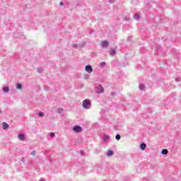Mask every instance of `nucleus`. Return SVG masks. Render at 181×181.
<instances>
[{
  "label": "nucleus",
  "instance_id": "f3484780",
  "mask_svg": "<svg viewBox=\"0 0 181 181\" xmlns=\"http://www.w3.org/2000/svg\"><path fill=\"white\" fill-rule=\"evenodd\" d=\"M64 111V110H63V108H62V107H59L57 109L58 114H63Z\"/></svg>",
  "mask_w": 181,
  "mask_h": 181
},
{
  "label": "nucleus",
  "instance_id": "9d476101",
  "mask_svg": "<svg viewBox=\"0 0 181 181\" xmlns=\"http://www.w3.org/2000/svg\"><path fill=\"white\" fill-rule=\"evenodd\" d=\"M114 155V151L112 150H108L107 152V156H112Z\"/></svg>",
  "mask_w": 181,
  "mask_h": 181
},
{
  "label": "nucleus",
  "instance_id": "2f4dec72",
  "mask_svg": "<svg viewBox=\"0 0 181 181\" xmlns=\"http://www.w3.org/2000/svg\"><path fill=\"white\" fill-rule=\"evenodd\" d=\"M93 33H94V30H93L89 31L90 35H92Z\"/></svg>",
  "mask_w": 181,
  "mask_h": 181
},
{
  "label": "nucleus",
  "instance_id": "bb28decb",
  "mask_svg": "<svg viewBox=\"0 0 181 181\" xmlns=\"http://www.w3.org/2000/svg\"><path fill=\"white\" fill-rule=\"evenodd\" d=\"M89 77H90V76H88V75H85L84 76L85 80H88Z\"/></svg>",
  "mask_w": 181,
  "mask_h": 181
},
{
  "label": "nucleus",
  "instance_id": "dca6fc26",
  "mask_svg": "<svg viewBox=\"0 0 181 181\" xmlns=\"http://www.w3.org/2000/svg\"><path fill=\"white\" fill-rule=\"evenodd\" d=\"M16 89L17 90H22V84L21 83H16Z\"/></svg>",
  "mask_w": 181,
  "mask_h": 181
},
{
  "label": "nucleus",
  "instance_id": "6ab92c4d",
  "mask_svg": "<svg viewBox=\"0 0 181 181\" xmlns=\"http://www.w3.org/2000/svg\"><path fill=\"white\" fill-rule=\"evenodd\" d=\"M139 90H145V85L144 84L139 85Z\"/></svg>",
  "mask_w": 181,
  "mask_h": 181
},
{
  "label": "nucleus",
  "instance_id": "c756f323",
  "mask_svg": "<svg viewBox=\"0 0 181 181\" xmlns=\"http://www.w3.org/2000/svg\"><path fill=\"white\" fill-rule=\"evenodd\" d=\"M156 49L157 52H159V50H160V46L158 45Z\"/></svg>",
  "mask_w": 181,
  "mask_h": 181
},
{
  "label": "nucleus",
  "instance_id": "72a5a7b5",
  "mask_svg": "<svg viewBox=\"0 0 181 181\" xmlns=\"http://www.w3.org/2000/svg\"><path fill=\"white\" fill-rule=\"evenodd\" d=\"M45 91H47L49 90V86H45Z\"/></svg>",
  "mask_w": 181,
  "mask_h": 181
},
{
  "label": "nucleus",
  "instance_id": "2eb2a0df",
  "mask_svg": "<svg viewBox=\"0 0 181 181\" xmlns=\"http://www.w3.org/2000/svg\"><path fill=\"white\" fill-rule=\"evenodd\" d=\"M4 93H9V87L6 86L3 88Z\"/></svg>",
  "mask_w": 181,
  "mask_h": 181
},
{
  "label": "nucleus",
  "instance_id": "7c9ffc66",
  "mask_svg": "<svg viewBox=\"0 0 181 181\" xmlns=\"http://www.w3.org/2000/svg\"><path fill=\"white\" fill-rule=\"evenodd\" d=\"M59 5H60L61 6H63V5H64V3L63 1H60Z\"/></svg>",
  "mask_w": 181,
  "mask_h": 181
},
{
  "label": "nucleus",
  "instance_id": "4468645a",
  "mask_svg": "<svg viewBox=\"0 0 181 181\" xmlns=\"http://www.w3.org/2000/svg\"><path fill=\"white\" fill-rule=\"evenodd\" d=\"M141 18V16H139V14L138 13H136L134 15V18L136 20V21H139V18Z\"/></svg>",
  "mask_w": 181,
  "mask_h": 181
},
{
  "label": "nucleus",
  "instance_id": "c9c22d12",
  "mask_svg": "<svg viewBox=\"0 0 181 181\" xmlns=\"http://www.w3.org/2000/svg\"><path fill=\"white\" fill-rule=\"evenodd\" d=\"M49 162H53V160L52 158H49Z\"/></svg>",
  "mask_w": 181,
  "mask_h": 181
},
{
  "label": "nucleus",
  "instance_id": "4c0bfd02",
  "mask_svg": "<svg viewBox=\"0 0 181 181\" xmlns=\"http://www.w3.org/2000/svg\"><path fill=\"white\" fill-rule=\"evenodd\" d=\"M2 113V110H0V114H1Z\"/></svg>",
  "mask_w": 181,
  "mask_h": 181
},
{
  "label": "nucleus",
  "instance_id": "e433bc0d",
  "mask_svg": "<svg viewBox=\"0 0 181 181\" xmlns=\"http://www.w3.org/2000/svg\"><path fill=\"white\" fill-rule=\"evenodd\" d=\"M15 37H19V36H16V34L14 35Z\"/></svg>",
  "mask_w": 181,
  "mask_h": 181
},
{
  "label": "nucleus",
  "instance_id": "58836bf2",
  "mask_svg": "<svg viewBox=\"0 0 181 181\" xmlns=\"http://www.w3.org/2000/svg\"><path fill=\"white\" fill-rule=\"evenodd\" d=\"M40 181H45V180H43V179H40Z\"/></svg>",
  "mask_w": 181,
  "mask_h": 181
},
{
  "label": "nucleus",
  "instance_id": "0eeeda50",
  "mask_svg": "<svg viewBox=\"0 0 181 181\" xmlns=\"http://www.w3.org/2000/svg\"><path fill=\"white\" fill-rule=\"evenodd\" d=\"M2 126H3V129H5V130H6V129H8V128H9V124L5 122H4L2 123Z\"/></svg>",
  "mask_w": 181,
  "mask_h": 181
},
{
  "label": "nucleus",
  "instance_id": "20e7f679",
  "mask_svg": "<svg viewBox=\"0 0 181 181\" xmlns=\"http://www.w3.org/2000/svg\"><path fill=\"white\" fill-rule=\"evenodd\" d=\"M103 139L104 142H107V141H110V139H111V137L109 135L103 134Z\"/></svg>",
  "mask_w": 181,
  "mask_h": 181
},
{
  "label": "nucleus",
  "instance_id": "f03ea898",
  "mask_svg": "<svg viewBox=\"0 0 181 181\" xmlns=\"http://www.w3.org/2000/svg\"><path fill=\"white\" fill-rule=\"evenodd\" d=\"M72 129L74 132L78 134L83 131V127H81V126L75 125Z\"/></svg>",
  "mask_w": 181,
  "mask_h": 181
},
{
  "label": "nucleus",
  "instance_id": "1a4fd4ad",
  "mask_svg": "<svg viewBox=\"0 0 181 181\" xmlns=\"http://www.w3.org/2000/svg\"><path fill=\"white\" fill-rule=\"evenodd\" d=\"M146 148V144L142 143L140 144V148L141 151H145Z\"/></svg>",
  "mask_w": 181,
  "mask_h": 181
},
{
  "label": "nucleus",
  "instance_id": "f257e3e1",
  "mask_svg": "<svg viewBox=\"0 0 181 181\" xmlns=\"http://www.w3.org/2000/svg\"><path fill=\"white\" fill-rule=\"evenodd\" d=\"M82 107L85 110H90L91 108V101L90 100H88V99H85L82 102Z\"/></svg>",
  "mask_w": 181,
  "mask_h": 181
},
{
  "label": "nucleus",
  "instance_id": "f704fd0d",
  "mask_svg": "<svg viewBox=\"0 0 181 181\" xmlns=\"http://www.w3.org/2000/svg\"><path fill=\"white\" fill-rule=\"evenodd\" d=\"M80 153H81V155H84V151H81V152H80Z\"/></svg>",
  "mask_w": 181,
  "mask_h": 181
},
{
  "label": "nucleus",
  "instance_id": "c85d7f7f",
  "mask_svg": "<svg viewBox=\"0 0 181 181\" xmlns=\"http://www.w3.org/2000/svg\"><path fill=\"white\" fill-rule=\"evenodd\" d=\"M110 4H114L115 2V0H109Z\"/></svg>",
  "mask_w": 181,
  "mask_h": 181
},
{
  "label": "nucleus",
  "instance_id": "f8f14e48",
  "mask_svg": "<svg viewBox=\"0 0 181 181\" xmlns=\"http://www.w3.org/2000/svg\"><path fill=\"white\" fill-rule=\"evenodd\" d=\"M116 54H117V50H115V49H111L110 53V54L111 56H115Z\"/></svg>",
  "mask_w": 181,
  "mask_h": 181
},
{
  "label": "nucleus",
  "instance_id": "412c9836",
  "mask_svg": "<svg viewBox=\"0 0 181 181\" xmlns=\"http://www.w3.org/2000/svg\"><path fill=\"white\" fill-rule=\"evenodd\" d=\"M180 80H181L180 77L175 78V81H176L177 83H179V81H180Z\"/></svg>",
  "mask_w": 181,
  "mask_h": 181
},
{
  "label": "nucleus",
  "instance_id": "a878e982",
  "mask_svg": "<svg viewBox=\"0 0 181 181\" xmlns=\"http://www.w3.org/2000/svg\"><path fill=\"white\" fill-rule=\"evenodd\" d=\"M73 47H74V49H78V45H77V44H74V45H73Z\"/></svg>",
  "mask_w": 181,
  "mask_h": 181
},
{
  "label": "nucleus",
  "instance_id": "9b49d317",
  "mask_svg": "<svg viewBox=\"0 0 181 181\" xmlns=\"http://www.w3.org/2000/svg\"><path fill=\"white\" fill-rule=\"evenodd\" d=\"M86 46V42H81L78 45V49H83Z\"/></svg>",
  "mask_w": 181,
  "mask_h": 181
},
{
  "label": "nucleus",
  "instance_id": "ddd939ff",
  "mask_svg": "<svg viewBox=\"0 0 181 181\" xmlns=\"http://www.w3.org/2000/svg\"><path fill=\"white\" fill-rule=\"evenodd\" d=\"M105 66H107V63H105V62H100V69H104V67H105Z\"/></svg>",
  "mask_w": 181,
  "mask_h": 181
},
{
  "label": "nucleus",
  "instance_id": "7ed1b4c3",
  "mask_svg": "<svg viewBox=\"0 0 181 181\" xmlns=\"http://www.w3.org/2000/svg\"><path fill=\"white\" fill-rule=\"evenodd\" d=\"M85 71L86 73H93V66L91 65L88 64L85 66Z\"/></svg>",
  "mask_w": 181,
  "mask_h": 181
},
{
  "label": "nucleus",
  "instance_id": "5701e85b",
  "mask_svg": "<svg viewBox=\"0 0 181 181\" xmlns=\"http://www.w3.org/2000/svg\"><path fill=\"white\" fill-rule=\"evenodd\" d=\"M37 71L38 73H42V71H43V68L42 67L38 68Z\"/></svg>",
  "mask_w": 181,
  "mask_h": 181
},
{
  "label": "nucleus",
  "instance_id": "6e6552de",
  "mask_svg": "<svg viewBox=\"0 0 181 181\" xmlns=\"http://www.w3.org/2000/svg\"><path fill=\"white\" fill-rule=\"evenodd\" d=\"M18 139L20 141H25V134H19Z\"/></svg>",
  "mask_w": 181,
  "mask_h": 181
},
{
  "label": "nucleus",
  "instance_id": "39448f33",
  "mask_svg": "<svg viewBox=\"0 0 181 181\" xmlns=\"http://www.w3.org/2000/svg\"><path fill=\"white\" fill-rule=\"evenodd\" d=\"M110 45V42L107 40H104L101 42V46L102 47H108V45Z\"/></svg>",
  "mask_w": 181,
  "mask_h": 181
},
{
  "label": "nucleus",
  "instance_id": "423d86ee",
  "mask_svg": "<svg viewBox=\"0 0 181 181\" xmlns=\"http://www.w3.org/2000/svg\"><path fill=\"white\" fill-rule=\"evenodd\" d=\"M96 88H100V90L97 91L98 94H100V93H103L104 91V88L100 84L96 86Z\"/></svg>",
  "mask_w": 181,
  "mask_h": 181
},
{
  "label": "nucleus",
  "instance_id": "473e14b6",
  "mask_svg": "<svg viewBox=\"0 0 181 181\" xmlns=\"http://www.w3.org/2000/svg\"><path fill=\"white\" fill-rule=\"evenodd\" d=\"M117 95V93H115V92H112V93H111V95Z\"/></svg>",
  "mask_w": 181,
  "mask_h": 181
},
{
  "label": "nucleus",
  "instance_id": "393cba45",
  "mask_svg": "<svg viewBox=\"0 0 181 181\" xmlns=\"http://www.w3.org/2000/svg\"><path fill=\"white\" fill-rule=\"evenodd\" d=\"M49 136H50L51 138H54V132L49 133Z\"/></svg>",
  "mask_w": 181,
  "mask_h": 181
},
{
  "label": "nucleus",
  "instance_id": "a211bd4d",
  "mask_svg": "<svg viewBox=\"0 0 181 181\" xmlns=\"http://www.w3.org/2000/svg\"><path fill=\"white\" fill-rule=\"evenodd\" d=\"M162 155H168V150L167 149H163L161 151Z\"/></svg>",
  "mask_w": 181,
  "mask_h": 181
},
{
  "label": "nucleus",
  "instance_id": "4be33fe9",
  "mask_svg": "<svg viewBox=\"0 0 181 181\" xmlns=\"http://www.w3.org/2000/svg\"><path fill=\"white\" fill-rule=\"evenodd\" d=\"M44 115H45V113L43 112H40L38 113V116H40V117H44Z\"/></svg>",
  "mask_w": 181,
  "mask_h": 181
},
{
  "label": "nucleus",
  "instance_id": "b1692460",
  "mask_svg": "<svg viewBox=\"0 0 181 181\" xmlns=\"http://www.w3.org/2000/svg\"><path fill=\"white\" fill-rule=\"evenodd\" d=\"M31 155H33V156H36V151L33 150V151L31 152Z\"/></svg>",
  "mask_w": 181,
  "mask_h": 181
},
{
  "label": "nucleus",
  "instance_id": "cd10ccee",
  "mask_svg": "<svg viewBox=\"0 0 181 181\" xmlns=\"http://www.w3.org/2000/svg\"><path fill=\"white\" fill-rule=\"evenodd\" d=\"M21 162H23V163H25V157L22 158Z\"/></svg>",
  "mask_w": 181,
  "mask_h": 181
},
{
  "label": "nucleus",
  "instance_id": "aec40b11",
  "mask_svg": "<svg viewBox=\"0 0 181 181\" xmlns=\"http://www.w3.org/2000/svg\"><path fill=\"white\" fill-rule=\"evenodd\" d=\"M115 139H116V141H119L121 139V135L120 134H117L115 136Z\"/></svg>",
  "mask_w": 181,
  "mask_h": 181
}]
</instances>
